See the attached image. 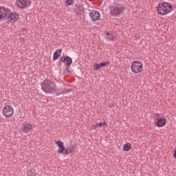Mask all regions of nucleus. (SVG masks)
Here are the masks:
<instances>
[{
	"label": "nucleus",
	"mask_w": 176,
	"mask_h": 176,
	"mask_svg": "<svg viewBox=\"0 0 176 176\" xmlns=\"http://www.w3.org/2000/svg\"><path fill=\"white\" fill-rule=\"evenodd\" d=\"M107 38L108 41H113L115 38H116V34L113 33V32H107L106 34Z\"/></svg>",
	"instance_id": "obj_16"
},
{
	"label": "nucleus",
	"mask_w": 176,
	"mask_h": 176,
	"mask_svg": "<svg viewBox=\"0 0 176 176\" xmlns=\"http://www.w3.org/2000/svg\"><path fill=\"white\" fill-rule=\"evenodd\" d=\"M28 176H35L36 175V173L35 172V169L31 168L27 173Z\"/></svg>",
	"instance_id": "obj_19"
},
{
	"label": "nucleus",
	"mask_w": 176,
	"mask_h": 176,
	"mask_svg": "<svg viewBox=\"0 0 176 176\" xmlns=\"http://www.w3.org/2000/svg\"><path fill=\"white\" fill-rule=\"evenodd\" d=\"M109 64V62L106 61V62H102L100 64H94V68L96 71H97L98 69H100L101 68H104V67H107V65H108Z\"/></svg>",
	"instance_id": "obj_12"
},
{
	"label": "nucleus",
	"mask_w": 176,
	"mask_h": 176,
	"mask_svg": "<svg viewBox=\"0 0 176 176\" xmlns=\"http://www.w3.org/2000/svg\"><path fill=\"white\" fill-rule=\"evenodd\" d=\"M124 10V7H123L120 4H117L116 6H113L110 8V14L111 16H113L114 17H118L119 14L123 13Z\"/></svg>",
	"instance_id": "obj_3"
},
{
	"label": "nucleus",
	"mask_w": 176,
	"mask_h": 176,
	"mask_svg": "<svg viewBox=\"0 0 176 176\" xmlns=\"http://www.w3.org/2000/svg\"><path fill=\"white\" fill-rule=\"evenodd\" d=\"M175 159H176V149L174 151V155H173Z\"/></svg>",
	"instance_id": "obj_23"
},
{
	"label": "nucleus",
	"mask_w": 176,
	"mask_h": 176,
	"mask_svg": "<svg viewBox=\"0 0 176 176\" xmlns=\"http://www.w3.org/2000/svg\"><path fill=\"white\" fill-rule=\"evenodd\" d=\"M85 9L83 8V6H77L75 8V13L76 14H78V16H82V14L84 13Z\"/></svg>",
	"instance_id": "obj_14"
},
{
	"label": "nucleus",
	"mask_w": 176,
	"mask_h": 176,
	"mask_svg": "<svg viewBox=\"0 0 176 176\" xmlns=\"http://www.w3.org/2000/svg\"><path fill=\"white\" fill-rule=\"evenodd\" d=\"M55 144L58 146V153H63V155H69V153H72V150H67L65 148L64 142L61 141H56L55 142Z\"/></svg>",
	"instance_id": "obj_5"
},
{
	"label": "nucleus",
	"mask_w": 176,
	"mask_h": 176,
	"mask_svg": "<svg viewBox=\"0 0 176 176\" xmlns=\"http://www.w3.org/2000/svg\"><path fill=\"white\" fill-rule=\"evenodd\" d=\"M100 2V3H102V0H97Z\"/></svg>",
	"instance_id": "obj_24"
},
{
	"label": "nucleus",
	"mask_w": 176,
	"mask_h": 176,
	"mask_svg": "<svg viewBox=\"0 0 176 176\" xmlns=\"http://www.w3.org/2000/svg\"><path fill=\"white\" fill-rule=\"evenodd\" d=\"M166 119L164 118H160L157 122V127H164L166 126Z\"/></svg>",
	"instance_id": "obj_15"
},
{
	"label": "nucleus",
	"mask_w": 176,
	"mask_h": 176,
	"mask_svg": "<svg viewBox=\"0 0 176 176\" xmlns=\"http://www.w3.org/2000/svg\"><path fill=\"white\" fill-rule=\"evenodd\" d=\"M131 69L133 74H140L144 69V65L140 61H134L131 65Z\"/></svg>",
	"instance_id": "obj_4"
},
{
	"label": "nucleus",
	"mask_w": 176,
	"mask_h": 176,
	"mask_svg": "<svg viewBox=\"0 0 176 176\" xmlns=\"http://www.w3.org/2000/svg\"><path fill=\"white\" fill-rule=\"evenodd\" d=\"M72 3H74L73 0H66V5H68L69 6L72 5Z\"/></svg>",
	"instance_id": "obj_21"
},
{
	"label": "nucleus",
	"mask_w": 176,
	"mask_h": 176,
	"mask_svg": "<svg viewBox=\"0 0 176 176\" xmlns=\"http://www.w3.org/2000/svg\"><path fill=\"white\" fill-rule=\"evenodd\" d=\"M173 12V6L171 3L166 1H163L159 3L157 7V13L160 16H166L169 13Z\"/></svg>",
	"instance_id": "obj_1"
},
{
	"label": "nucleus",
	"mask_w": 176,
	"mask_h": 176,
	"mask_svg": "<svg viewBox=\"0 0 176 176\" xmlns=\"http://www.w3.org/2000/svg\"><path fill=\"white\" fill-rule=\"evenodd\" d=\"M89 1H93V0H89Z\"/></svg>",
	"instance_id": "obj_25"
},
{
	"label": "nucleus",
	"mask_w": 176,
	"mask_h": 176,
	"mask_svg": "<svg viewBox=\"0 0 176 176\" xmlns=\"http://www.w3.org/2000/svg\"><path fill=\"white\" fill-rule=\"evenodd\" d=\"M16 5L19 9H28L30 5H32L31 0H16Z\"/></svg>",
	"instance_id": "obj_7"
},
{
	"label": "nucleus",
	"mask_w": 176,
	"mask_h": 176,
	"mask_svg": "<svg viewBox=\"0 0 176 176\" xmlns=\"http://www.w3.org/2000/svg\"><path fill=\"white\" fill-rule=\"evenodd\" d=\"M9 14V10L6 9L5 8H0V21L6 19V16Z\"/></svg>",
	"instance_id": "obj_11"
},
{
	"label": "nucleus",
	"mask_w": 176,
	"mask_h": 176,
	"mask_svg": "<svg viewBox=\"0 0 176 176\" xmlns=\"http://www.w3.org/2000/svg\"><path fill=\"white\" fill-rule=\"evenodd\" d=\"M89 17L92 20V21H97L98 20H100V17H101V14H100V12L94 10L89 12Z\"/></svg>",
	"instance_id": "obj_8"
},
{
	"label": "nucleus",
	"mask_w": 176,
	"mask_h": 176,
	"mask_svg": "<svg viewBox=\"0 0 176 176\" xmlns=\"http://www.w3.org/2000/svg\"><path fill=\"white\" fill-rule=\"evenodd\" d=\"M61 52H63V50H61V49L57 50L54 53L53 59L54 60H57L58 58V57L61 56Z\"/></svg>",
	"instance_id": "obj_17"
},
{
	"label": "nucleus",
	"mask_w": 176,
	"mask_h": 176,
	"mask_svg": "<svg viewBox=\"0 0 176 176\" xmlns=\"http://www.w3.org/2000/svg\"><path fill=\"white\" fill-rule=\"evenodd\" d=\"M41 89L45 93L52 94L56 91V84L50 80H45L41 84Z\"/></svg>",
	"instance_id": "obj_2"
},
{
	"label": "nucleus",
	"mask_w": 176,
	"mask_h": 176,
	"mask_svg": "<svg viewBox=\"0 0 176 176\" xmlns=\"http://www.w3.org/2000/svg\"><path fill=\"white\" fill-rule=\"evenodd\" d=\"M60 61L66 65V67H69L72 64V58L69 56H63L60 58Z\"/></svg>",
	"instance_id": "obj_10"
},
{
	"label": "nucleus",
	"mask_w": 176,
	"mask_h": 176,
	"mask_svg": "<svg viewBox=\"0 0 176 176\" xmlns=\"http://www.w3.org/2000/svg\"><path fill=\"white\" fill-rule=\"evenodd\" d=\"M131 149V144L126 143L124 144L123 151H124L125 152H129V151H130Z\"/></svg>",
	"instance_id": "obj_18"
},
{
	"label": "nucleus",
	"mask_w": 176,
	"mask_h": 176,
	"mask_svg": "<svg viewBox=\"0 0 176 176\" xmlns=\"http://www.w3.org/2000/svg\"><path fill=\"white\" fill-rule=\"evenodd\" d=\"M14 113V109L10 105H6L2 109V115L4 118H12Z\"/></svg>",
	"instance_id": "obj_6"
},
{
	"label": "nucleus",
	"mask_w": 176,
	"mask_h": 176,
	"mask_svg": "<svg viewBox=\"0 0 176 176\" xmlns=\"http://www.w3.org/2000/svg\"><path fill=\"white\" fill-rule=\"evenodd\" d=\"M22 130L23 133H29V131H31L32 130V124L30 123H27L23 125Z\"/></svg>",
	"instance_id": "obj_13"
},
{
	"label": "nucleus",
	"mask_w": 176,
	"mask_h": 176,
	"mask_svg": "<svg viewBox=\"0 0 176 176\" xmlns=\"http://www.w3.org/2000/svg\"><path fill=\"white\" fill-rule=\"evenodd\" d=\"M97 127H98V125H97V124H96V125L91 126L89 130H91V131L96 130L97 129Z\"/></svg>",
	"instance_id": "obj_22"
},
{
	"label": "nucleus",
	"mask_w": 176,
	"mask_h": 176,
	"mask_svg": "<svg viewBox=\"0 0 176 176\" xmlns=\"http://www.w3.org/2000/svg\"><path fill=\"white\" fill-rule=\"evenodd\" d=\"M19 17L20 15H19V14L16 12H11L8 14V19L10 23H16V21H18Z\"/></svg>",
	"instance_id": "obj_9"
},
{
	"label": "nucleus",
	"mask_w": 176,
	"mask_h": 176,
	"mask_svg": "<svg viewBox=\"0 0 176 176\" xmlns=\"http://www.w3.org/2000/svg\"><path fill=\"white\" fill-rule=\"evenodd\" d=\"M98 127H105V126H107V122H99V123H97L96 124Z\"/></svg>",
	"instance_id": "obj_20"
}]
</instances>
